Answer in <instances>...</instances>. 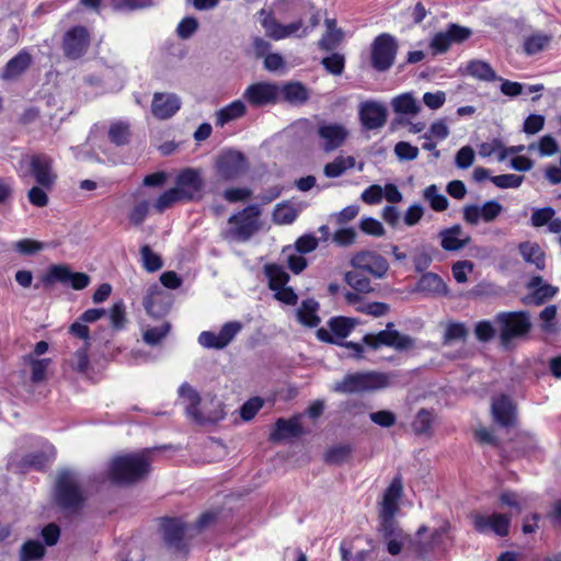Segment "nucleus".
I'll use <instances>...</instances> for the list:
<instances>
[{
    "label": "nucleus",
    "instance_id": "2f4dec72",
    "mask_svg": "<svg viewBox=\"0 0 561 561\" xmlns=\"http://www.w3.org/2000/svg\"><path fill=\"white\" fill-rule=\"evenodd\" d=\"M465 71L467 75L480 81L491 82L500 79L491 65L480 59L468 61Z\"/></svg>",
    "mask_w": 561,
    "mask_h": 561
},
{
    "label": "nucleus",
    "instance_id": "69168bd1",
    "mask_svg": "<svg viewBox=\"0 0 561 561\" xmlns=\"http://www.w3.org/2000/svg\"><path fill=\"white\" fill-rule=\"evenodd\" d=\"M199 23L194 16H186L180 21L176 27V35L181 39H188L198 30Z\"/></svg>",
    "mask_w": 561,
    "mask_h": 561
},
{
    "label": "nucleus",
    "instance_id": "c756f323",
    "mask_svg": "<svg viewBox=\"0 0 561 561\" xmlns=\"http://www.w3.org/2000/svg\"><path fill=\"white\" fill-rule=\"evenodd\" d=\"M32 57L26 50H21L16 56L11 58L1 75L3 80H12L21 76L31 65Z\"/></svg>",
    "mask_w": 561,
    "mask_h": 561
},
{
    "label": "nucleus",
    "instance_id": "3c124183",
    "mask_svg": "<svg viewBox=\"0 0 561 561\" xmlns=\"http://www.w3.org/2000/svg\"><path fill=\"white\" fill-rule=\"evenodd\" d=\"M178 202H185L179 192L172 187L164 193H162L154 202L153 208L158 213H163L168 208H170L172 205H174Z\"/></svg>",
    "mask_w": 561,
    "mask_h": 561
},
{
    "label": "nucleus",
    "instance_id": "338daca9",
    "mask_svg": "<svg viewBox=\"0 0 561 561\" xmlns=\"http://www.w3.org/2000/svg\"><path fill=\"white\" fill-rule=\"evenodd\" d=\"M264 400L260 397H253L242 404L240 415L244 421H251L263 408Z\"/></svg>",
    "mask_w": 561,
    "mask_h": 561
},
{
    "label": "nucleus",
    "instance_id": "f704fd0d",
    "mask_svg": "<svg viewBox=\"0 0 561 561\" xmlns=\"http://www.w3.org/2000/svg\"><path fill=\"white\" fill-rule=\"evenodd\" d=\"M319 304L314 299H306L297 309L296 314L298 321L309 328H314L320 323V318L317 314Z\"/></svg>",
    "mask_w": 561,
    "mask_h": 561
},
{
    "label": "nucleus",
    "instance_id": "423d86ee",
    "mask_svg": "<svg viewBox=\"0 0 561 561\" xmlns=\"http://www.w3.org/2000/svg\"><path fill=\"white\" fill-rule=\"evenodd\" d=\"M215 169L221 180L233 181L248 171L249 164L242 152L227 149L217 156Z\"/></svg>",
    "mask_w": 561,
    "mask_h": 561
},
{
    "label": "nucleus",
    "instance_id": "4c0bfd02",
    "mask_svg": "<svg viewBox=\"0 0 561 561\" xmlns=\"http://www.w3.org/2000/svg\"><path fill=\"white\" fill-rule=\"evenodd\" d=\"M417 290L432 295L446 293L444 280L435 273H425L417 283Z\"/></svg>",
    "mask_w": 561,
    "mask_h": 561
},
{
    "label": "nucleus",
    "instance_id": "b1692460",
    "mask_svg": "<svg viewBox=\"0 0 561 561\" xmlns=\"http://www.w3.org/2000/svg\"><path fill=\"white\" fill-rule=\"evenodd\" d=\"M492 416L495 423L503 427H511L516 422V409L512 400L503 394L493 399L491 405Z\"/></svg>",
    "mask_w": 561,
    "mask_h": 561
},
{
    "label": "nucleus",
    "instance_id": "c9c22d12",
    "mask_svg": "<svg viewBox=\"0 0 561 561\" xmlns=\"http://www.w3.org/2000/svg\"><path fill=\"white\" fill-rule=\"evenodd\" d=\"M519 253L527 263L534 264L538 270L545 268V252L539 244L529 241L523 242L519 244Z\"/></svg>",
    "mask_w": 561,
    "mask_h": 561
},
{
    "label": "nucleus",
    "instance_id": "5fc2aeb1",
    "mask_svg": "<svg viewBox=\"0 0 561 561\" xmlns=\"http://www.w3.org/2000/svg\"><path fill=\"white\" fill-rule=\"evenodd\" d=\"M53 187H44L43 185H34L27 192L28 202L35 207H45L48 205V193Z\"/></svg>",
    "mask_w": 561,
    "mask_h": 561
},
{
    "label": "nucleus",
    "instance_id": "052dcab7",
    "mask_svg": "<svg viewBox=\"0 0 561 561\" xmlns=\"http://www.w3.org/2000/svg\"><path fill=\"white\" fill-rule=\"evenodd\" d=\"M149 208L150 204L148 201L144 199L137 202L128 214V219L130 224L134 226H140L145 221L147 215L149 214Z\"/></svg>",
    "mask_w": 561,
    "mask_h": 561
},
{
    "label": "nucleus",
    "instance_id": "f03ea898",
    "mask_svg": "<svg viewBox=\"0 0 561 561\" xmlns=\"http://www.w3.org/2000/svg\"><path fill=\"white\" fill-rule=\"evenodd\" d=\"M149 449L113 458L110 477L115 483L128 484L145 478L150 470Z\"/></svg>",
    "mask_w": 561,
    "mask_h": 561
},
{
    "label": "nucleus",
    "instance_id": "cd10ccee",
    "mask_svg": "<svg viewBox=\"0 0 561 561\" xmlns=\"http://www.w3.org/2000/svg\"><path fill=\"white\" fill-rule=\"evenodd\" d=\"M162 529L165 543L179 549L186 531V525L178 518H164L162 522Z\"/></svg>",
    "mask_w": 561,
    "mask_h": 561
},
{
    "label": "nucleus",
    "instance_id": "0e129e2a",
    "mask_svg": "<svg viewBox=\"0 0 561 561\" xmlns=\"http://www.w3.org/2000/svg\"><path fill=\"white\" fill-rule=\"evenodd\" d=\"M433 423V414L432 412L422 409L417 412L412 427L416 434H425L431 430Z\"/></svg>",
    "mask_w": 561,
    "mask_h": 561
},
{
    "label": "nucleus",
    "instance_id": "1a4fd4ad",
    "mask_svg": "<svg viewBox=\"0 0 561 561\" xmlns=\"http://www.w3.org/2000/svg\"><path fill=\"white\" fill-rule=\"evenodd\" d=\"M43 284L49 287L56 283L70 285L75 290L84 289L90 284V276L81 272H72L68 265H51L43 276Z\"/></svg>",
    "mask_w": 561,
    "mask_h": 561
},
{
    "label": "nucleus",
    "instance_id": "a211bd4d",
    "mask_svg": "<svg viewBox=\"0 0 561 561\" xmlns=\"http://www.w3.org/2000/svg\"><path fill=\"white\" fill-rule=\"evenodd\" d=\"M503 211V206L496 201H488L483 205H465L462 208L463 220L476 226L483 220L484 222H491L495 220Z\"/></svg>",
    "mask_w": 561,
    "mask_h": 561
},
{
    "label": "nucleus",
    "instance_id": "0eeeda50",
    "mask_svg": "<svg viewBox=\"0 0 561 561\" xmlns=\"http://www.w3.org/2000/svg\"><path fill=\"white\" fill-rule=\"evenodd\" d=\"M317 135L320 140V148L329 153L337 150L346 142L350 131L341 123L322 119L317 124Z\"/></svg>",
    "mask_w": 561,
    "mask_h": 561
},
{
    "label": "nucleus",
    "instance_id": "72a5a7b5",
    "mask_svg": "<svg viewBox=\"0 0 561 561\" xmlns=\"http://www.w3.org/2000/svg\"><path fill=\"white\" fill-rule=\"evenodd\" d=\"M301 433L302 428L297 419H278L270 438L271 440H280L287 437H298Z\"/></svg>",
    "mask_w": 561,
    "mask_h": 561
},
{
    "label": "nucleus",
    "instance_id": "f8f14e48",
    "mask_svg": "<svg viewBox=\"0 0 561 561\" xmlns=\"http://www.w3.org/2000/svg\"><path fill=\"white\" fill-rule=\"evenodd\" d=\"M242 98L254 107H263L275 104L280 99V88L272 82H256L250 84Z\"/></svg>",
    "mask_w": 561,
    "mask_h": 561
},
{
    "label": "nucleus",
    "instance_id": "412c9836",
    "mask_svg": "<svg viewBox=\"0 0 561 561\" xmlns=\"http://www.w3.org/2000/svg\"><path fill=\"white\" fill-rule=\"evenodd\" d=\"M403 484L400 476H397L391 481L390 485L386 489L382 497L380 518L385 520V524H391L398 511V501L402 496Z\"/></svg>",
    "mask_w": 561,
    "mask_h": 561
},
{
    "label": "nucleus",
    "instance_id": "6e6552de",
    "mask_svg": "<svg viewBox=\"0 0 561 561\" xmlns=\"http://www.w3.org/2000/svg\"><path fill=\"white\" fill-rule=\"evenodd\" d=\"M363 343L373 350H378L380 346H389L396 351L403 352L413 348L415 340L410 335L400 333L398 330H382L378 333L364 335Z\"/></svg>",
    "mask_w": 561,
    "mask_h": 561
},
{
    "label": "nucleus",
    "instance_id": "473e14b6",
    "mask_svg": "<svg viewBox=\"0 0 561 561\" xmlns=\"http://www.w3.org/2000/svg\"><path fill=\"white\" fill-rule=\"evenodd\" d=\"M179 397L182 400V404L185 409L186 416L191 420L198 407L201 405L202 398L197 390H195L190 383L183 382L179 390Z\"/></svg>",
    "mask_w": 561,
    "mask_h": 561
},
{
    "label": "nucleus",
    "instance_id": "e2e57ef3",
    "mask_svg": "<svg viewBox=\"0 0 561 561\" xmlns=\"http://www.w3.org/2000/svg\"><path fill=\"white\" fill-rule=\"evenodd\" d=\"M495 333H497L496 325L489 320H481L474 325V334L480 342L491 341Z\"/></svg>",
    "mask_w": 561,
    "mask_h": 561
},
{
    "label": "nucleus",
    "instance_id": "f257e3e1",
    "mask_svg": "<svg viewBox=\"0 0 561 561\" xmlns=\"http://www.w3.org/2000/svg\"><path fill=\"white\" fill-rule=\"evenodd\" d=\"M501 345L511 348L516 341L526 340L531 332L530 313L522 311H501L494 317Z\"/></svg>",
    "mask_w": 561,
    "mask_h": 561
},
{
    "label": "nucleus",
    "instance_id": "58836bf2",
    "mask_svg": "<svg viewBox=\"0 0 561 561\" xmlns=\"http://www.w3.org/2000/svg\"><path fill=\"white\" fill-rule=\"evenodd\" d=\"M264 272L268 278V287L271 290L284 287L289 282V274L285 271L282 265L278 264H266Z\"/></svg>",
    "mask_w": 561,
    "mask_h": 561
},
{
    "label": "nucleus",
    "instance_id": "20e7f679",
    "mask_svg": "<svg viewBox=\"0 0 561 561\" xmlns=\"http://www.w3.org/2000/svg\"><path fill=\"white\" fill-rule=\"evenodd\" d=\"M56 501L64 508H79L83 502V491L78 474L64 470L58 474L56 482Z\"/></svg>",
    "mask_w": 561,
    "mask_h": 561
},
{
    "label": "nucleus",
    "instance_id": "49530a36",
    "mask_svg": "<svg viewBox=\"0 0 561 561\" xmlns=\"http://www.w3.org/2000/svg\"><path fill=\"white\" fill-rule=\"evenodd\" d=\"M25 360L31 366V380L42 382L46 379V371L51 360L49 358L36 359L33 354L25 356Z\"/></svg>",
    "mask_w": 561,
    "mask_h": 561
},
{
    "label": "nucleus",
    "instance_id": "09e8293b",
    "mask_svg": "<svg viewBox=\"0 0 561 561\" xmlns=\"http://www.w3.org/2000/svg\"><path fill=\"white\" fill-rule=\"evenodd\" d=\"M46 550L38 540H27L21 548V561H34L42 559Z\"/></svg>",
    "mask_w": 561,
    "mask_h": 561
},
{
    "label": "nucleus",
    "instance_id": "39448f33",
    "mask_svg": "<svg viewBox=\"0 0 561 561\" xmlns=\"http://www.w3.org/2000/svg\"><path fill=\"white\" fill-rule=\"evenodd\" d=\"M261 209L257 205H249L243 210L230 216L228 222L232 226L229 236L238 241L245 242L260 229L259 217Z\"/></svg>",
    "mask_w": 561,
    "mask_h": 561
},
{
    "label": "nucleus",
    "instance_id": "4468645a",
    "mask_svg": "<svg viewBox=\"0 0 561 561\" xmlns=\"http://www.w3.org/2000/svg\"><path fill=\"white\" fill-rule=\"evenodd\" d=\"M241 330V322L229 321L221 327L219 333L203 331L198 336V343L205 348L222 350L231 343Z\"/></svg>",
    "mask_w": 561,
    "mask_h": 561
},
{
    "label": "nucleus",
    "instance_id": "f3484780",
    "mask_svg": "<svg viewBox=\"0 0 561 561\" xmlns=\"http://www.w3.org/2000/svg\"><path fill=\"white\" fill-rule=\"evenodd\" d=\"M174 188L185 202L193 201L199 196L204 182L199 170L187 168L176 176Z\"/></svg>",
    "mask_w": 561,
    "mask_h": 561
},
{
    "label": "nucleus",
    "instance_id": "aec40b11",
    "mask_svg": "<svg viewBox=\"0 0 561 561\" xmlns=\"http://www.w3.org/2000/svg\"><path fill=\"white\" fill-rule=\"evenodd\" d=\"M473 527L479 533H485L491 529L500 537L507 536L510 533L511 518L504 514H493L484 516L480 513L472 514Z\"/></svg>",
    "mask_w": 561,
    "mask_h": 561
},
{
    "label": "nucleus",
    "instance_id": "7ed1b4c3",
    "mask_svg": "<svg viewBox=\"0 0 561 561\" xmlns=\"http://www.w3.org/2000/svg\"><path fill=\"white\" fill-rule=\"evenodd\" d=\"M390 383L389 375L377 371L355 373L346 375L333 387L335 392L356 393L383 389Z\"/></svg>",
    "mask_w": 561,
    "mask_h": 561
},
{
    "label": "nucleus",
    "instance_id": "9b49d317",
    "mask_svg": "<svg viewBox=\"0 0 561 561\" xmlns=\"http://www.w3.org/2000/svg\"><path fill=\"white\" fill-rule=\"evenodd\" d=\"M397 43L393 36L383 33L377 36L371 46V64L378 71L388 70L394 62Z\"/></svg>",
    "mask_w": 561,
    "mask_h": 561
},
{
    "label": "nucleus",
    "instance_id": "e433bc0d",
    "mask_svg": "<svg viewBox=\"0 0 561 561\" xmlns=\"http://www.w3.org/2000/svg\"><path fill=\"white\" fill-rule=\"evenodd\" d=\"M355 158L352 156H337L335 159L327 163L323 173L327 178L334 179L343 175L346 170L355 167Z\"/></svg>",
    "mask_w": 561,
    "mask_h": 561
},
{
    "label": "nucleus",
    "instance_id": "4be33fe9",
    "mask_svg": "<svg viewBox=\"0 0 561 561\" xmlns=\"http://www.w3.org/2000/svg\"><path fill=\"white\" fill-rule=\"evenodd\" d=\"M359 117L365 128L377 129L382 127L387 121V108L381 103L368 101L362 103Z\"/></svg>",
    "mask_w": 561,
    "mask_h": 561
},
{
    "label": "nucleus",
    "instance_id": "c85d7f7f",
    "mask_svg": "<svg viewBox=\"0 0 561 561\" xmlns=\"http://www.w3.org/2000/svg\"><path fill=\"white\" fill-rule=\"evenodd\" d=\"M528 287L533 289L529 301L536 306L542 305L558 293V288L543 282L542 277L534 276Z\"/></svg>",
    "mask_w": 561,
    "mask_h": 561
},
{
    "label": "nucleus",
    "instance_id": "393cba45",
    "mask_svg": "<svg viewBox=\"0 0 561 561\" xmlns=\"http://www.w3.org/2000/svg\"><path fill=\"white\" fill-rule=\"evenodd\" d=\"M262 26L265 30L266 36L274 41H279L296 34L302 28V21L298 20L289 24H282L273 16H266L262 21Z\"/></svg>",
    "mask_w": 561,
    "mask_h": 561
},
{
    "label": "nucleus",
    "instance_id": "7c9ffc66",
    "mask_svg": "<svg viewBox=\"0 0 561 561\" xmlns=\"http://www.w3.org/2000/svg\"><path fill=\"white\" fill-rule=\"evenodd\" d=\"M247 112L245 104L242 100H234L215 113L216 126H225L229 122L242 117Z\"/></svg>",
    "mask_w": 561,
    "mask_h": 561
},
{
    "label": "nucleus",
    "instance_id": "bf43d9fd",
    "mask_svg": "<svg viewBox=\"0 0 561 561\" xmlns=\"http://www.w3.org/2000/svg\"><path fill=\"white\" fill-rule=\"evenodd\" d=\"M342 31H327L318 43L320 49L333 51L342 42Z\"/></svg>",
    "mask_w": 561,
    "mask_h": 561
},
{
    "label": "nucleus",
    "instance_id": "a19ab883",
    "mask_svg": "<svg viewBox=\"0 0 561 561\" xmlns=\"http://www.w3.org/2000/svg\"><path fill=\"white\" fill-rule=\"evenodd\" d=\"M467 335L468 329L463 323L448 321L444 324L443 344L448 346L456 341H465Z\"/></svg>",
    "mask_w": 561,
    "mask_h": 561
},
{
    "label": "nucleus",
    "instance_id": "9d476101",
    "mask_svg": "<svg viewBox=\"0 0 561 561\" xmlns=\"http://www.w3.org/2000/svg\"><path fill=\"white\" fill-rule=\"evenodd\" d=\"M350 265L355 270L369 273L377 279L385 278L389 271L388 261L381 254L370 250H362L353 254Z\"/></svg>",
    "mask_w": 561,
    "mask_h": 561
},
{
    "label": "nucleus",
    "instance_id": "de8ad7c7",
    "mask_svg": "<svg viewBox=\"0 0 561 561\" xmlns=\"http://www.w3.org/2000/svg\"><path fill=\"white\" fill-rule=\"evenodd\" d=\"M352 454V446L348 444H340L329 448L324 459L331 465H341L346 461Z\"/></svg>",
    "mask_w": 561,
    "mask_h": 561
},
{
    "label": "nucleus",
    "instance_id": "79ce46f5",
    "mask_svg": "<svg viewBox=\"0 0 561 561\" xmlns=\"http://www.w3.org/2000/svg\"><path fill=\"white\" fill-rule=\"evenodd\" d=\"M345 282L356 291L368 294L374 290L371 287L370 279L364 275V272L360 270H353L346 272L344 275Z\"/></svg>",
    "mask_w": 561,
    "mask_h": 561
},
{
    "label": "nucleus",
    "instance_id": "5701e85b",
    "mask_svg": "<svg viewBox=\"0 0 561 561\" xmlns=\"http://www.w3.org/2000/svg\"><path fill=\"white\" fill-rule=\"evenodd\" d=\"M181 107V100L174 93L153 94L151 103V112L159 119H168L172 117Z\"/></svg>",
    "mask_w": 561,
    "mask_h": 561
},
{
    "label": "nucleus",
    "instance_id": "603ef678",
    "mask_svg": "<svg viewBox=\"0 0 561 561\" xmlns=\"http://www.w3.org/2000/svg\"><path fill=\"white\" fill-rule=\"evenodd\" d=\"M170 323L164 322L159 327L148 328L144 331L142 339L146 344L154 346L159 344L169 333Z\"/></svg>",
    "mask_w": 561,
    "mask_h": 561
},
{
    "label": "nucleus",
    "instance_id": "6e6d98bb",
    "mask_svg": "<svg viewBox=\"0 0 561 561\" xmlns=\"http://www.w3.org/2000/svg\"><path fill=\"white\" fill-rule=\"evenodd\" d=\"M140 255L144 264V268L147 272H156L162 267V260L160 255L154 253L149 245H142L140 249Z\"/></svg>",
    "mask_w": 561,
    "mask_h": 561
},
{
    "label": "nucleus",
    "instance_id": "774afa93",
    "mask_svg": "<svg viewBox=\"0 0 561 561\" xmlns=\"http://www.w3.org/2000/svg\"><path fill=\"white\" fill-rule=\"evenodd\" d=\"M393 151L400 161H412L419 156V148L408 141L397 142Z\"/></svg>",
    "mask_w": 561,
    "mask_h": 561
},
{
    "label": "nucleus",
    "instance_id": "ddd939ff",
    "mask_svg": "<svg viewBox=\"0 0 561 561\" xmlns=\"http://www.w3.org/2000/svg\"><path fill=\"white\" fill-rule=\"evenodd\" d=\"M30 172L36 184L44 187H54L58 175L54 170V160L46 153H37L28 157Z\"/></svg>",
    "mask_w": 561,
    "mask_h": 561
},
{
    "label": "nucleus",
    "instance_id": "ea45409f",
    "mask_svg": "<svg viewBox=\"0 0 561 561\" xmlns=\"http://www.w3.org/2000/svg\"><path fill=\"white\" fill-rule=\"evenodd\" d=\"M291 104H302L308 100V91L299 82H291L280 88V96Z\"/></svg>",
    "mask_w": 561,
    "mask_h": 561
},
{
    "label": "nucleus",
    "instance_id": "4d7b16f0",
    "mask_svg": "<svg viewBox=\"0 0 561 561\" xmlns=\"http://www.w3.org/2000/svg\"><path fill=\"white\" fill-rule=\"evenodd\" d=\"M550 42V37L542 34L529 36L524 43V49L527 55H535L543 50Z\"/></svg>",
    "mask_w": 561,
    "mask_h": 561
},
{
    "label": "nucleus",
    "instance_id": "bb28decb",
    "mask_svg": "<svg viewBox=\"0 0 561 561\" xmlns=\"http://www.w3.org/2000/svg\"><path fill=\"white\" fill-rule=\"evenodd\" d=\"M556 211L552 207L537 208L533 211L530 217L531 226L535 228L548 226V231L551 233L561 232V218L554 217Z\"/></svg>",
    "mask_w": 561,
    "mask_h": 561
},
{
    "label": "nucleus",
    "instance_id": "a878e982",
    "mask_svg": "<svg viewBox=\"0 0 561 561\" xmlns=\"http://www.w3.org/2000/svg\"><path fill=\"white\" fill-rule=\"evenodd\" d=\"M440 245L445 251H457L470 243L471 238L460 225H455L439 232Z\"/></svg>",
    "mask_w": 561,
    "mask_h": 561
},
{
    "label": "nucleus",
    "instance_id": "c03bdc74",
    "mask_svg": "<svg viewBox=\"0 0 561 561\" xmlns=\"http://www.w3.org/2000/svg\"><path fill=\"white\" fill-rule=\"evenodd\" d=\"M423 197L435 211H444L448 208L449 202L447 197L439 193V188L435 184H431L424 190Z\"/></svg>",
    "mask_w": 561,
    "mask_h": 561
},
{
    "label": "nucleus",
    "instance_id": "37998d69",
    "mask_svg": "<svg viewBox=\"0 0 561 561\" xmlns=\"http://www.w3.org/2000/svg\"><path fill=\"white\" fill-rule=\"evenodd\" d=\"M392 107L396 113L416 115L421 106L411 93H403L392 100Z\"/></svg>",
    "mask_w": 561,
    "mask_h": 561
},
{
    "label": "nucleus",
    "instance_id": "a18cd8bd",
    "mask_svg": "<svg viewBox=\"0 0 561 561\" xmlns=\"http://www.w3.org/2000/svg\"><path fill=\"white\" fill-rule=\"evenodd\" d=\"M356 321L352 318L336 317L329 321L330 331L336 339L346 337L355 328Z\"/></svg>",
    "mask_w": 561,
    "mask_h": 561
},
{
    "label": "nucleus",
    "instance_id": "864d4df0",
    "mask_svg": "<svg viewBox=\"0 0 561 561\" xmlns=\"http://www.w3.org/2000/svg\"><path fill=\"white\" fill-rule=\"evenodd\" d=\"M321 65L329 73L333 76H341L345 68V58L342 54L332 53L330 56H327L321 60Z\"/></svg>",
    "mask_w": 561,
    "mask_h": 561
},
{
    "label": "nucleus",
    "instance_id": "dca6fc26",
    "mask_svg": "<svg viewBox=\"0 0 561 561\" xmlns=\"http://www.w3.org/2000/svg\"><path fill=\"white\" fill-rule=\"evenodd\" d=\"M90 46V34L83 26H75L69 30L62 41V49L69 59L82 57Z\"/></svg>",
    "mask_w": 561,
    "mask_h": 561
},
{
    "label": "nucleus",
    "instance_id": "13d9d810",
    "mask_svg": "<svg viewBox=\"0 0 561 561\" xmlns=\"http://www.w3.org/2000/svg\"><path fill=\"white\" fill-rule=\"evenodd\" d=\"M297 218L295 208L288 205H277L273 211V220L278 225L291 224Z\"/></svg>",
    "mask_w": 561,
    "mask_h": 561
},
{
    "label": "nucleus",
    "instance_id": "8fccbe9b",
    "mask_svg": "<svg viewBox=\"0 0 561 561\" xmlns=\"http://www.w3.org/2000/svg\"><path fill=\"white\" fill-rule=\"evenodd\" d=\"M154 5L152 0H112V8L119 12L144 10Z\"/></svg>",
    "mask_w": 561,
    "mask_h": 561
},
{
    "label": "nucleus",
    "instance_id": "680f3d73",
    "mask_svg": "<svg viewBox=\"0 0 561 561\" xmlns=\"http://www.w3.org/2000/svg\"><path fill=\"white\" fill-rule=\"evenodd\" d=\"M108 137L117 146L127 144L129 138L128 125L122 122L113 124L108 130Z\"/></svg>",
    "mask_w": 561,
    "mask_h": 561
},
{
    "label": "nucleus",
    "instance_id": "2eb2a0df",
    "mask_svg": "<svg viewBox=\"0 0 561 561\" xmlns=\"http://www.w3.org/2000/svg\"><path fill=\"white\" fill-rule=\"evenodd\" d=\"M172 306L171 295L154 284L148 288L144 297V308L148 316L152 318H161L165 316Z\"/></svg>",
    "mask_w": 561,
    "mask_h": 561
},
{
    "label": "nucleus",
    "instance_id": "6ab92c4d",
    "mask_svg": "<svg viewBox=\"0 0 561 561\" xmlns=\"http://www.w3.org/2000/svg\"><path fill=\"white\" fill-rule=\"evenodd\" d=\"M224 403L215 396L201 401V405L192 416L191 421L197 425L215 424L225 419Z\"/></svg>",
    "mask_w": 561,
    "mask_h": 561
}]
</instances>
